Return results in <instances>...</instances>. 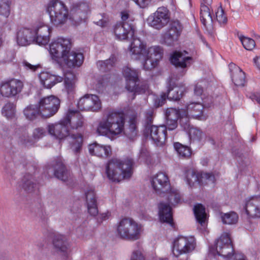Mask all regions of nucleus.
Masks as SVG:
<instances>
[{
    "mask_svg": "<svg viewBox=\"0 0 260 260\" xmlns=\"http://www.w3.org/2000/svg\"><path fill=\"white\" fill-rule=\"evenodd\" d=\"M132 59L141 61L145 70H151L155 68L161 59L164 51L158 46H152L148 49L146 43L139 38H133L129 47Z\"/></svg>",
    "mask_w": 260,
    "mask_h": 260,
    "instance_id": "nucleus-1",
    "label": "nucleus"
},
{
    "mask_svg": "<svg viewBox=\"0 0 260 260\" xmlns=\"http://www.w3.org/2000/svg\"><path fill=\"white\" fill-rule=\"evenodd\" d=\"M133 160L129 157L123 159L113 158L109 160L106 166L108 178L114 182H120L131 177L132 175Z\"/></svg>",
    "mask_w": 260,
    "mask_h": 260,
    "instance_id": "nucleus-2",
    "label": "nucleus"
},
{
    "mask_svg": "<svg viewBox=\"0 0 260 260\" xmlns=\"http://www.w3.org/2000/svg\"><path fill=\"white\" fill-rule=\"evenodd\" d=\"M124 118L121 113L111 111L103 118L97 127L98 133L110 137L120 134L124 129Z\"/></svg>",
    "mask_w": 260,
    "mask_h": 260,
    "instance_id": "nucleus-3",
    "label": "nucleus"
},
{
    "mask_svg": "<svg viewBox=\"0 0 260 260\" xmlns=\"http://www.w3.org/2000/svg\"><path fill=\"white\" fill-rule=\"evenodd\" d=\"M47 130L49 134L54 138L61 140L71 135V149L75 154L80 153L82 146L83 137L81 134H75L70 132L68 126L63 119L59 123L50 124L48 125Z\"/></svg>",
    "mask_w": 260,
    "mask_h": 260,
    "instance_id": "nucleus-4",
    "label": "nucleus"
},
{
    "mask_svg": "<svg viewBox=\"0 0 260 260\" xmlns=\"http://www.w3.org/2000/svg\"><path fill=\"white\" fill-rule=\"evenodd\" d=\"M209 251L214 256L217 254L226 258V260H246L243 254L234 253L233 245L228 233L222 234L214 245L209 247Z\"/></svg>",
    "mask_w": 260,
    "mask_h": 260,
    "instance_id": "nucleus-5",
    "label": "nucleus"
},
{
    "mask_svg": "<svg viewBox=\"0 0 260 260\" xmlns=\"http://www.w3.org/2000/svg\"><path fill=\"white\" fill-rule=\"evenodd\" d=\"M143 231V226L132 218L124 217L117 223V236L123 240L136 241L139 239Z\"/></svg>",
    "mask_w": 260,
    "mask_h": 260,
    "instance_id": "nucleus-6",
    "label": "nucleus"
},
{
    "mask_svg": "<svg viewBox=\"0 0 260 260\" xmlns=\"http://www.w3.org/2000/svg\"><path fill=\"white\" fill-rule=\"evenodd\" d=\"M145 131L150 132L151 139L157 146H162L167 139V127L165 125L158 126L152 125L154 118V110L149 109L145 113Z\"/></svg>",
    "mask_w": 260,
    "mask_h": 260,
    "instance_id": "nucleus-7",
    "label": "nucleus"
},
{
    "mask_svg": "<svg viewBox=\"0 0 260 260\" xmlns=\"http://www.w3.org/2000/svg\"><path fill=\"white\" fill-rule=\"evenodd\" d=\"M195 239L192 236H178L173 242V254L178 260H189L188 253L191 252L196 248Z\"/></svg>",
    "mask_w": 260,
    "mask_h": 260,
    "instance_id": "nucleus-8",
    "label": "nucleus"
},
{
    "mask_svg": "<svg viewBox=\"0 0 260 260\" xmlns=\"http://www.w3.org/2000/svg\"><path fill=\"white\" fill-rule=\"evenodd\" d=\"M122 73L126 80V88L131 92L142 93L148 88L147 84L139 86V71L128 67L123 68Z\"/></svg>",
    "mask_w": 260,
    "mask_h": 260,
    "instance_id": "nucleus-9",
    "label": "nucleus"
},
{
    "mask_svg": "<svg viewBox=\"0 0 260 260\" xmlns=\"http://www.w3.org/2000/svg\"><path fill=\"white\" fill-rule=\"evenodd\" d=\"M47 11L51 20L55 25L65 23L69 17L68 9L61 2L53 0L48 5Z\"/></svg>",
    "mask_w": 260,
    "mask_h": 260,
    "instance_id": "nucleus-10",
    "label": "nucleus"
},
{
    "mask_svg": "<svg viewBox=\"0 0 260 260\" xmlns=\"http://www.w3.org/2000/svg\"><path fill=\"white\" fill-rule=\"evenodd\" d=\"M71 48V43L69 39L58 38L50 45V53L52 58L57 61H63L69 54Z\"/></svg>",
    "mask_w": 260,
    "mask_h": 260,
    "instance_id": "nucleus-11",
    "label": "nucleus"
},
{
    "mask_svg": "<svg viewBox=\"0 0 260 260\" xmlns=\"http://www.w3.org/2000/svg\"><path fill=\"white\" fill-rule=\"evenodd\" d=\"M38 104L41 116L47 118L53 116L57 112L60 106V101L57 97L51 95L41 99Z\"/></svg>",
    "mask_w": 260,
    "mask_h": 260,
    "instance_id": "nucleus-12",
    "label": "nucleus"
},
{
    "mask_svg": "<svg viewBox=\"0 0 260 260\" xmlns=\"http://www.w3.org/2000/svg\"><path fill=\"white\" fill-rule=\"evenodd\" d=\"M169 11L165 7H159L148 19L149 24L157 29L165 27L170 21Z\"/></svg>",
    "mask_w": 260,
    "mask_h": 260,
    "instance_id": "nucleus-13",
    "label": "nucleus"
},
{
    "mask_svg": "<svg viewBox=\"0 0 260 260\" xmlns=\"http://www.w3.org/2000/svg\"><path fill=\"white\" fill-rule=\"evenodd\" d=\"M77 107L82 111L98 112L102 108V103L96 95L86 94L79 99Z\"/></svg>",
    "mask_w": 260,
    "mask_h": 260,
    "instance_id": "nucleus-14",
    "label": "nucleus"
},
{
    "mask_svg": "<svg viewBox=\"0 0 260 260\" xmlns=\"http://www.w3.org/2000/svg\"><path fill=\"white\" fill-rule=\"evenodd\" d=\"M23 84L22 81L16 79L2 82L0 84V93L3 96L11 98L21 92Z\"/></svg>",
    "mask_w": 260,
    "mask_h": 260,
    "instance_id": "nucleus-15",
    "label": "nucleus"
},
{
    "mask_svg": "<svg viewBox=\"0 0 260 260\" xmlns=\"http://www.w3.org/2000/svg\"><path fill=\"white\" fill-rule=\"evenodd\" d=\"M186 178L187 184L190 186H193L196 183L200 185L204 183L213 182L214 177L209 173H199L194 170L189 169L186 172Z\"/></svg>",
    "mask_w": 260,
    "mask_h": 260,
    "instance_id": "nucleus-16",
    "label": "nucleus"
},
{
    "mask_svg": "<svg viewBox=\"0 0 260 260\" xmlns=\"http://www.w3.org/2000/svg\"><path fill=\"white\" fill-rule=\"evenodd\" d=\"M50 27L43 22H38L34 26L35 42L39 45H45L50 40Z\"/></svg>",
    "mask_w": 260,
    "mask_h": 260,
    "instance_id": "nucleus-17",
    "label": "nucleus"
},
{
    "mask_svg": "<svg viewBox=\"0 0 260 260\" xmlns=\"http://www.w3.org/2000/svg\"><path fill=\"white\" fill-rule=\"evenodd\" d=\"M183 92L184 88L174 86L173 79H171L167 92L162 93L160 98L156 101L157 106H161L165 103L167 98L174 101L179 100Z\"/></svg>",
    "mask_w": 260,
    "mask_h": 260,
    "instance_id": "nucleus-18",
    "label": "nucleus"
},
{
    "mask_svg": "<svg viewBox=\"0 0 260 260\" xmlns=\"http://www.w3.org/2000/svg\"><path fill=\"white\" fill-rule=\"evenodd\" d=\"M182 28V25L178 21L172 22L169 25L168 31L164 35L165 44L168 46L173 45L178 41Z\"/></svg>",
    "mask_w": 260,
    "mask_h": 260,
    "instance_id": "nucleus-19",
    "label": "nucleus"
},
{
    "mask_svg": "<svg viewBox=\"0 0 260 260\" xmlns=\"http://www.w3.org/2000/svg\"><path fill=\"white\" fill-rule=\"evenodd\" d=\"M151 185L157 193H165L170 190V183L168 176L164 173H158L151 179Z\"/></svg>",
    "mask_w": 260,
    "mask_h": 260,
    "instance_id": "nucleus-20",
    "label": "nucleus"
},
{
    "mask_svg": "<svg viewBox=\"0 0 260 260\" xmlns=\"http://www.w3.org/2000/svg\"><path fill=\"white\" fill-rule=\"evenodd\" d=\"M168 193L167 201H161L158 204L159 211H172L173 207L178 204L181 197L179 191L172 189L170 186V190L167 192Z\"/></svg>",
    "mask_w": 260,
    "mask_h": 260,
    "instance_id": "nucleus-21",
    "label": "nucleus"
},
{
    "mask_svg": "<svg viewBox=\"0 0 260 260\" xmlns=\"http://www.w3.org/2000/svg\"><path fill=\"white\" fill-rule=\"evenodd\" d=\"M52 244L55 251L61 255L63 259H66L69 255V243L66 237L62 235H55Z\"/></svg>",
    "mask_w": 260,
    "mask_h": 260,
    "instance_id": "nucleus-22",
    "label": "nucleus"
},
{
    "mask_svg": "<svg viewBox=\"0 0 260 260\" xmlns=\"http://www.w3.org/2000/svg\"><path fill=\"white\" fill-rule=\"evenodd\" d=\"M48 173L50 172H52L57 178L63 182L68 180L69 173L61 158H58L52 163L50 167L48 166Z\"/></svg>",
    "mask_w": 260,
    "mask_h": 260,
    "instance_id": "nucleus-23",
    "label": "nucleus"
},
{
    "mask_svg": "<svg viewBox=\"0 0 260 260\" xmlns=\"http://www.w3.org/2000/svg\"><path fill=\"white\" fill-rule=\"evenodd\" d=\"M114 32L118 39L124 40L133 38L135 29L132 23H117L114 27Z\"/></svg>",
    "mask_w": 260,
    "mask_h": 260,
    "instance_id": "nucleus-24",
    "label": "nucleus"
},
{
    "mask_svg": "<svg viewBox=\"0 0 260 260\" xmlns=\"http://www.w3.org/2000/svg\"><path fill=\"white\" fill-rule=\"evenodd\" d=\"M34 28L21 27L17 32V42L19 45L25 46L35 42Z\"/></svg>",
    "mask_w": 260,
    "mask_h": 260,
    "instance_id": "nucleus-25",
    "label": "nucleus"
},
{
    "mask_svg": "<svg viewBox=\"0 0 260 260\" xmlns=\"http://www.w3.org/2000/svg\"><path fill=\"white\" fill-rule=\"evenodd\" d=\"M66 124L71 127L72 129H77L81 127L83 124V116L77 110H69L66 116L62 119Z\"/></svg>",
    "mask_w": 260,
    "mask_h": 260,
    "instance_id": "nucleus-26",
    "label": "nucleus"
},
{
    "mask_svg": "<svg viewBox=\"0 0 260 260\" xmlns=\"http://www.w3.org/2000/svg\"><path fill=\"white\" fill-rule=\"evenodd\" d=\"M187 52L175 51L173 53L171 57V61L176 67L185 68L190 64L192 58L188 56Z\"/></svg>",
    "mask_w": 260,
    "mask_h": 260,
    "instance_id": "nucleus-27",
    "label": "nucleus"
},
{
    "mask_svg": "<svg viewBox=\"0 0 260 260\" xmlns=\"http://www.w3.org/2000/svg\"><path fill=\"white\" fill-rule=\"evenodd\" d=\"M89 153L101 158H107L112 155V148L110 145H104L96 142L88 146Z\"/></svg>",
    "mask_w": 260,
    "mask_h": 260,
    "instance_id": "nucleus-28",
    "label": "nucleus"
},
{
    "mask_svg": "<svg viewBox=\"0 0 260 260\" xmlns=\"http://www.w3.org/2000/svg\"><path fill=\"white\" fill-rule=\"evenodd\" d=\"M180 116L179 110L175 108H168L165 112L166 119V126L169 131H172L176 128L178 126V120Z\"/></svg>",
    "mask_w": 260,
    "mask_h": 260,
    "instance_id": "nucleus-29",
    "label": "nucleus"
},
{
    "mask_svg": "<svg viewBox=\"0 0 260 260\" xmlns=\"http://www.w3.org/2000/svg\"><path fill=\"white\" fill-rule=\"evenodd\" d=\"M203 105L200 102H191L185 107V116L192 117L200 120L205 119L203 115Z\"/></svg>",
    "mask_w": 260,
    "mask_h": 260,
    "instance_id": "nucleus-30",
    "label": "nucleus"
},
{
    "mask_svg": "<svg viewBox=\"0 0 260 260\" xmlns=\"http://www.w3.org/2000/svg\"><path fill=\"white\" fill-rule=\"evenodd\" d=\"M229 67L231 77L235 85L237 86H244L246 82L245 73L233 63H231Z\"/></svg>",
    "mask_w": 260,
    "mask_h": 260,
    "instance_id": "nucleus-31",
    "label": "nucleus"
},
{
    "mask_svg": "<svg viewBox=\"0 0 260 260\" xmlns=\"http://www.w3.org/2000/svg\"><path fill=\"white\" fill-rule=\"evenodd\" d=\"M87 9L88 6L84 3L80 4L77 7H74L71 10L70 19L74 24H78L82 19H85Z\"/></svg>",
    "mask_w": 260,
    "mask_h": 260,
    "instance_id": "nucleus-32",
    "label": "nucleus"
},
{
    "mask_svg": "<svg viewBox=\"0 0 260 260\" xmlns=\"http://www.w3.org/2000/svg\"><path fill=\"white\" fill-rule=\"evenodd\" d=\"M84 56L82 53L72 51L66 55L63 61L69 68L80 67L83 62Z\"/></svg>",
    "mask_w": 260,
    "mask_h": 260,
    "instance_id": "nucleus-33",
    "label": "nucleus"
},
{
    "mask_svg": "<svg viewBox=\"0 0 260 260\" xmlns=\"http://www.w3.org/2000/svg\"><path fill=\"white\" fill-rule=\"evenodd\" d=\"M39 79L41 84L46 88H51L57 82H61L62 80V77H57L46 72L40 74Z\"/></svg>",
    "mask_w": 260,
    "mask_h": 260,
    "instance_id": "nucleus-34",
    "label": "nucleus"
},
{
    "mask_svg": "<svg viewBox=\"0 0 260 260\" xmlns=\"http://www.w3.org/2000/svg\"><path fill=\"white\" fill-rule=\"evenodd\" d=\"M211 4H208L206 2L201 0L200 18L202 23L205 26L207 23L210 24L213 22V18L210 11Z\"/></svg>",
    "mask_w": 260,
    "mask_h": 260,
    "instance_id": "nucleus-35",
    "label": "nucleus"
},
{
    "mask_svg": "<svg viewBox=\"0 0 260 260\" xmlns=\"http://www.w3.org/2000/svg\"><path fill=\"white\" fill-rule=\"evenodd\" d=\"M76 79L75 75L71 72L64 75V88L68 94H72L74 93L76 88Z\"/></svg>",
    "mask_w": 260,
    "mask_h": 260,
    "instance_id": "nucleus-36",
    "label": "nucleus"
},
{
    "mask_svg": "<svg viewBox=\"0 0 260 260\" xmlns=\"http://www.w3.org/2000/svg\"><path fill=\"white\" fill-rule=\"evenodd\" d=\"M85 195L88 210L89 211L94 210L98 211L96 200L94 188L90 187L85 192Z\"/></svg>",
    "mask_w": 260,
    "mask_h": 260,
    "instance_id": "nucleus-37",
    "label": "nucleus"
},
{
    "mask_svg": "<svg viewBox=\"0 0 260 260\" xmlns=\"http://www.w3.org/2000/svg\"><path fill=\"white\" fill-rule=\"evenodd\" d=\"M22 186L27 192H31L36 187L35 179L31 174H27L24 176L22 180Z\"/></svg>",
    "mask_w": 260,
    "mask_h": 260,
    "instance_id": "nucleus-38",
    "label": "nucleus"
},
{
    "mask_svg": "<svg viewBox=\"0 0 260 260\" xmlns=\"http://www.w3.org/2000/svg\"><path fill=\"white\" fill-rule=\"evenodd\" d=\"M245 211H260V196H252L247 200Z\"/></svg>",
    "mask_w": 260,
    "mask_h": 260,
    "instance_id": "nucleus-39",
    "label": "nucleus"
},
{
    "mask_svg": "<svg viewBox=\"0 0 260 260\" xmlns=\"http://www.w3.org/2000/svg\"><path fill=\"white\" fill-rule=\"evenodd\" d=\"M40 109L38 105H30L24 109V114L29 120H34L38 116H41Z\"/></svg>",
    "mask_w": 260,
    "mask_h": 260,
    "instance_id": "nucleus-40",
    "label": "nucleus"
},
{
    "mask_svg": "<svg viewBox=\"0 0 260 260\" xmlns=\"http://www.w3.org/2000/svg\"><path fill=\"white\" fill-rule=\"evenodd\" d=\"M220 216L222 223L225 224H236L239 219L237 212H220Z\"/></svg>",
    "mask_w": 260,
    "mask_h": 260,
    "instance_id": "nucleus-41",
    "label": "nucleus"
},
{
    "mask_svg": "<svg viewBox=\"0 0 260 260\" xmlns=\"http://www.w3.org/2000/svg\"><path fill=\"white\" fill-rule=\"evenodd\" d=\"M15 135L19 139L21 143L26 145L30 144L26 128L24 126H18L15 128Z\"/></svg>",
    "mask_w": 260,
    "mask_h": 260,
    "instance_id": "nucleus-42",
    "label": "nucleus"
},
{
    "mask_svg": "<svg viewBox=\"0 0 260 260\" xmlns=\"http://www.w3.org/2000/svg\"><path fill=\"white\" fill-rule=\"evenodd\" d=\"M174 148L179 156L184 158H188L191 154V149L189 147L184 146L179 143L174 144Z\"/></svg>",
    "mask_w": 260,
    "mask_h": 260,
    "instance_id": "nucleus-43",
    "label": "nucleus"
},
{
    "mask_svg": "<svg viewBox=\"0 0 260 260\" xmlns=\"http://www.w3.org/2000/svg\"><path fill=\"white\" fill-rule=\"evenodd\" d=\"M116 60V58L112 56L109 59L104 61H99L97 63V66L100 70L102 72H106L113 67Z\"/></svg>",
    "mask_w": 260,
    "mask_h": 260,
    "instance_id": "nucleus-44",
    "label": "nucleus"
},
{
    "mask_svg": "<svg viewBox=\"0 0 260 260\" xmlns=\"http://www.w3.org/2000/svg\"><path fill=\"white\" fill-rule=\"evenodd\" d=\"M15 113V106L11 103H7L3 108L2 114L7 118H12Z\"/></svg>",
    "mask_w": 260,
    "mask_h": 260,
    "instance_id": "nucleus-45",
    "label": "nucleus"
},
{
    "mask_svg": "<svg viewBox=\"0 0 260 260\" xmlns=\"http://www.w3.org/2000/svg\"><path fill=\"white\" fill-rule=\"evenodd\" d=\"M11 2L9 0H0V15L8 18L10 14Z\"/></svg>",
    "mask_w": 260,
    "mask_h": 260,
    "instance_id": "nucleus-46",
    "label": "nucleus"
},
{
    "mask_svg": "<svg viewBox=\"0 0 260 260\" xmlns=\"http://www.w3.org/2000/svg\"><path fill=\"white\" fill-rule=\"evenodd\" d=\"M138 134L137 121L135 119H132L128 129L126 131L127 137L131 140L135 138Z\"/></svg>",
    "mask_w": 260,
    "mask_h": 260,
    "instance_id": "nucleus-47",
    "label": "nucleus"
},
{
    "mask_svg": "<svg viewBox=\"0 0 260 260\" xmlns=\"http://www.w3.org/2000/svg\"><path fill=\"white\" fill-rule=\"evenodd\" d=\"M173 212H158L159 219L161 222L167 223L173 227Z\"/></svg>",
    "mask_w": 260,
    "mask_h": 260,
    "instance_id": "nucleus-48",
    "label": "nucleus"
},
{
    "mask_svg": "<svg viewBox=\"0 0 260 260\" xmlns=\"http://www.w3.org/2000/svg\"><path fill=\"white\" fill-rule=\"evenodd\" d=\"M188 134L190 139L193 141H200L204 137L203 133L198 128L191 127L189 128Z\"/></svg>",
    "mask_w": 260,
    "mask_h": 260,
    "instance_id": "nucleus-49",
    "label": "nucleus"
},
{
    "mask_svg": "<svg viewBox=\"0 0 260 260\" xmlns=\"http://www.w3.org/2000/svg\"><path fill=\"white\" fill-rule=\"evenodd\" d=\"M239 39L241 41L243 47L248 50H252L255 45V41L249 38L245 37L243 36L239 37Z\"/></svg>",
    "mask_w": 260,
    "mask_h": 260,
    "instance_id": "nucleus-50",
    "label": "nucleus"
},
{
    "mask_svg": "<svg viewBox=\"0 0 260 260\" xmlns=\"http://www.w3.org/2000/svg\"><path fill=\"white\" fill-rule=\"evenodd\" d=\"M197 222L201 225L205 226L206 225L208 215L207 212H193Z\"/></svg>",
    "mask_w": 260,
    "mask_h": 260,
    "instance_id": "nucleus-51",
    "label": "nucleus"
},
{
    "mask_svg": "<svg viewBox=\"0 0 260 260\" xmlns=\"http://www.w3.org/2000/svg\"><path fill=\"white\" fill-rule=\"evenodd\" d=\"M216 20L220 24H225L227 21V17L224 14V11L221 7L217 8L215 12Z\"/></svg>",
    "mask_w": 260,
    "mask_h": 260,
    "instance_id": "nucleus-52",
    "label": "nucleus"
},
{
    "mask_svg": "<svg viewBox=\"0 0 260 260\" xmlns=\"http://www.w3.org/2000/svg\"><path fill=\"white\" fill-rule=\"evenodd\" d=\"M91 215L95 218L98 222H102L111 216L110 212H91Z\"/></svg>",
    "mask_w": 260,
    "mask_h": 260,
    "instance_id": "nucleus-53",
    "label": "nucleus"
},
{
    "mask_svg": "<svg viewBox=\"0 0 260 260\" xmlns=\"http://www.w3.org/2000/svg\"><path fill=\"white\" fill-rule=\"evenodd\" d=\"M22 64L25 70H30L32 72L36 71L41 67L40 64H31L25 60L22 61Z\"/></svg>",
    "mask_w": 260,
    "mask_h": 260,
    "instance_id": "nucleus-54",
    "label": "nucleus"
},
{
    "mask_svg": "<svg viewBox=\"0 0 260 260\" xmlns=\"http://www.w3.org/2000/svg\"><path fill=\"white\" fill-rule=\"evenodd\" d=\"M46 134V131L42 127H38L34 129L32 133V137L34 140H38L43 138Z\"/></svg>",
    "mask_w": 260,
    "mask_h": 260,
    "instance_id": "nucleus-55",
    "label": "nucleus"
},
{
    "mask_svg": "<svg viewBox=\"0 0 260 260\" xmlns=\"http://www.w3.org/2000/svg\"><path fill=\"white\" fill-rule=\"evenodd\" d=\"M122 22L120 23H132L133 21V18L129 15V14L126 12H122L121 13Z\"/></svg>",
    "mask_w": 260,
    "mask_h": 260,
    "instance_id": "nucleus-56",
    "label": "nucleus"
},
{
    "mask_svg": "<svg viewBox=\"0 0 260 260\" xmlns=\"http://www.w3.org/2000/svg\"><path fill=\"white\" fill-rule=\"evenodd\" d=\"M135 3L141 8H147L151 3L152 0H133Z\"/></svg>",
    "mask_w": 260,
    "mask_h": 260,
    "instance_id": "nucleus-57",
    "label": "nucleus"
},
{
    "mask_svg": "<svg viewBox=\"0 0 260 260\" xmlns=\"http://www.w3.org/2000/svg\"><path fill=\"white\" fill-rule=\"evenodd\" d=\"M144 257L140 250H135L133 252L131 260H144Z\"/></svg>",
    "mask_w": 260,
    "mask_h": 260,
    "instance_id": "nucleus-58",
    "label": "nucleus"
},
{
    "mask_svg": "<svg viewBox=\"0 0 260 260\" xmlns=\"http://www.w3.org/2000/svg\"><path fill=\"white\" fill-rule=\"evenodd\" d=\"M247 96L252 101H255L260 104V94L258 93H251L248 94Z\"/></svg>",
    "mask_w": 260,
    "mask_h": 260,
    "instance_id": "nucleus-59",
    "label": "nucleus"
},
{
    "mask_svg": "<svg viewBox=\"0 0 260 260\" xmlns=\"http://www.w3.org/2000/svg\"><path fill=\"white\" fill-rule=\"evenodd\" d=\"M252 212H244V214L242 215L244 217H246L247 218H259L260 217V212H256L254 214H251Z\"/></svg>",
    "mask_w": 260,
    "mask_h": 260,
    "instance_id": "nucleus-60",
    "label": "nucleus"
},
{
    "mask_svg": "<svg viewBox=\"0 0 260 260\" xmlns=\"http://www.w3.org/2000/svg\"><path fill=\"white\" fill-rule=\"evenodd\" d=\"M102 18L101 19H99V20L95 22V23L101 27H105L107 26L108 24V21L105 16H102Z\"/></svg>",
    "mask_w": 260,
    "mask_h": 260,
    "instance_id": "nucleus-61",
    "label": "nucleus"
},
{
    "mask_svg": "<svg viewBox=\"0 0 260 260\" xmlns=\"http://www.w3.org/2000/svg\"><path fill=\"white\" fill-rule=\"evenodd\" d=\"M37 216L40 217V220L42 222H46L48 218L47 212H38Z\"/></svg>",
    "mask_w": 260,
    "mask_h": 260,
    "instance_id": "nucleus-62",
    "label": "nucleus"
},
{
    "mask_svg": "<svg viewBox=\"0 0 260 260\" xmlns=\"http://www.w3.org/2000/svg\"><path fill=\"white\" fill-rule=\"evenodd\" d=\"M206 208L202 204H196L193 208V211H205Z\"/></svg>",
    "mask_w": 260,
    "mask_h": 260,
    "instance_id": "nucleus-63",
    "label": "nucleus"
},
{
    "mask_svg": "<svg viewBox=\"0 0 260 260\" xmlns=\"http://www.w3.org/2000/svg\"><path fill=\"white\" fill-rule=\"evenodd\" d=\"M203 88L200 85H196L194 89V94L200 96L203 93Z\"/></svg>",
    "mask_w": 260,
    "mask_h": 260,
    "instance_id": "nucleus-64",
    "label": "nucleus"
}]
</instances>
